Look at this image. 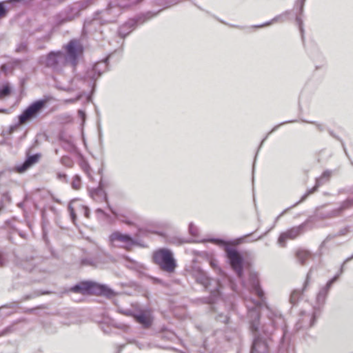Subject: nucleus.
Returning <instances> with one entry per match:
<instances>
[{
	"label": "nucleus",
	"instance_id": "obj_1",
	"mask_svg": "<svg viewBox=\"0 0 353 353\" xmlns=\"http://www.w3.org/2000/svg\"><path fill=\"white\" fill-rule=\"evenodd\" d=\"M63 59L66 65L75 68L82 57L83 48L81 43L77 40H71L64 46Z\"/></svg>",
	"mask_w": 353,
	"mask_h": 353
},
{
	"label": "nucleus",
	"instance_id": "obj_2",
	"mask_svg": "<svg viewBox=\"0 0 353 353\" xmlns=\"http://www.w3.org/2000/svg\"><path fill=\"white\" fill-rule=\"evenodd\" d=\"M153 259L161 270L169 273L174 271L176 263L172 252L167 249H160L154 253Z\"/></svg>",
	"mask_w": 353,
	"mask_h": 353
},
{
	"label": "nucleus",
	"instance_id": "obj_3",
	"mask_svg": "<svg viewBox=\"0 0 353 353\" xmlns=\"http://www.w3.org/2000/svg\"><path fill=\"white\" fill-rule=\"evenodd\" d=\"M72 291L81 294L99 293L105 296H110L112 292L104 285H101L92 282H83L72 288Z\"/></svg>",
	"mask_w": 353,
	"mask_h": 353
},
{
	"label": "nucleus",
	"instance_id": "obj_4",
	"mask_svg": "<svg viewBox=\"0 0 353 353\" xmlns=\"http://www.w3.org/2000/svg\"><path fill=\"white\" fill-rule=\"evenodd\" d=\"M46 105V101L39 100L30 104L19 117L20 124H25L36 118Z\"/></svg>",
	"mask_w": 353,
	"mask_h": 353
},
{
	"label": "nucleus",
	"instance_id": "obj_5",
	"mask_svg": "<svg viewBox=\"0 0 353 353\" xmlns=\"http://www.w3.org/2000/svg\"><path fill=\"white\" fill-rule=\"evenodd\" d=\"M225 253L232 270L241 278L243 274V256L235 248L228 246L225 248Z\"/></svg>",
	"mask_w": 353,
	"mask_h": 353
},
{
	"label": "nucleus",
	"instance_id": "obj_6",
	"mask_svg": "<svg viewBox=\"0 0 353 353\" xmlns=\"http://www.w3.org/2000/svg\"><path fill=\"white\" fill-rule=\"evenodd\" d=\"M110 241L117 246L130 250L136 245L135 241L128 234L114 232L110 236Z\"/></svg>",
	"mask_w": 353,
	"mask_h": 353
},
{
	"label": "nucleus",
	"instance_id": "obj_7",
	"mask_svg": "<svg viewBox=\"0 0 353 353\" xmlns=\"http://www.w3.org/2000/svg\"><path fill=\"white\" fill-rule=\"evenodd\" d=\"M260 305L259 301H252V300H247V307L249 310V316L252 319L250 323V327L253 332H259V311L258 307Z\"/></svg>",
	"mask_w": 353,
	"mask_h": 353
},
{
	"label": "nucleus",
	"instance_id": "obj_8",
	"mask_svg": "<svg viewBox=\"0 0 353 353\" xmlns=\"http://www.w3.org/2000/svg\"><path fill=\"white\" fill-rule=\"evenodd\" d=\"M46 63L48 66L52 67L55 69H61L66 66L63 59V52H50L47 57Z\"/></svg>",
	"mask_w": 353,
	"mask_h": 353
},
{
	"label": "nucleus",
	"instance_id": "obj_9",
	"mask_svg": "<svg viewBox=\"0 0 353 353\" xmlns=\"http://www.w3.org/2000/svg\"><path fill=\"white\" fill-rule=\"evenodd\" d=\"M302 226L293 228L288 232L283 233L280 235L278 243L281 246H285V241L287 239H293L299 235Z\"/></svg>",
	"mask_w": 353,
	"mask_h": 353
},
{
	"label": "nucleus",
	"instance_id": "obj_10",
	"mask_svg": "<svg viewBox=\"0 0 353 353\" xmlns=\"http://www.w3.org/2000/svg\"><path fill=\"white\" fill-rule=\"evenodd\" d=\"M268 345L265 339L260 336L254 339L251 353H267Z\"/></svg>",
	"mask_w": 353,
	"mask_h": 353
},
{
	"label": "nucleus",
	"instance_id": "obj_11",
	"mask_svg": "<svg viewBox=\"0 0 353 353\" xmlns=\"http://www.w3.org/2000/svg\"><path fill=\"white\" fill-rule=\"evenodd\" d=\"M339 275V274L335 276L334 278H332L331 280H330L327 283L326 285L324 288H323L322 289H321V290L318 293L317 297H316V301L319 305H323L325 303L328 291H329L331 285H332V283L335 281H336V279H338Z\"/></svg>",
	"mask_w": 353,
	"mask_h": 353
},
{
	"label": "nucleus",
	"instance_id": "obj_12",
	"mask_svg": "<svg viewBox=\"0 0 353 353\" xmlns=\"http://www.w3.org/2000/svg\"><path fill=\"white\" fill-rule=\"evenodd\" d=\"M106 68L105 61H101L96 63L92 70L88 72V77L92 79H95L97 77L101 74V70H104Z\"/></svg>",
	"mask_w": 353,
	"mask_h": 353
},
{
	"label": "nucleus",
	"instance_id": "obj_13",
	"mask_svg": "<svg viewBox=\"0 0 353 353\" xmlns=\"http://www.w3.org/2000/svg\"><path fill=\"white\" fill-rule=\"evenodd\" d=\"M250 283L252 290L259 296L261 302H263L264 293L259 286V281L256 276L252 275L250 276Z\"/></svg>",
	"mask_w": 353,
	"mask_h": 353
},
{
	"label": "nucleus",
	"instance_id": "obj_14",
	"mask_svg": "<svg viewBox=\"0 0 353 353\" xmlns=\"http://www.w3.org/2000/svg\"><path fill=\"white\" fill-rule=\"evenodd\" d=\"M39 158V156L37 154L29 157L21 165L17 168V171L19 173L25 172L27 169L34 165L38 161Z\"/></svg>",
	"mask_w": 353,
	"mask_h": 353
},
{
	"label": "nucleus",
	"instance_id": "obj_15",
	"mask_svg": "<svg viewBox=\"0 0 353 353\" xmlns=\"http://www.w3.org/2000/svg\"><path fill=\"white\" fill-rule=\"evenodd\" d=\"M134 317L137 322L145 327L150 325L151 323L152 317L150 312H143L139 314L134 316Z\"/></svg>",
	"mask_w": 353,
	"mask_h": 353
},
{
	"label": "nucleus",
	"instance_id": "obj_16",
	"mask_svg": "<svg viewBox=\"0 0 353 353\" xmlns=\"http://www.w3.org/2000/svg\"><path fill=\"white\" fill-rule=\"evenodd\" d=\"M296 257L299 261L303 265L306 263V261L308 259H310L312 257V256L308 251L299 250L296 252Z\"/></svg>",
	"mask_w": 353,
	"mask_h": 353
},
{
	"label": "nucleus",
	"instance_id": "obj_17",
	"mask_svg": "<svg viewBox=\"0 0 353 353\" xmlns=\"http://www.w3.org/2000/svg\"><path fill=\"white\" fill-rule=\"evenodd\" d=\"M123 0H120V2L118 3L117 4H115V3H111L110 5H109V7L107 9L106 12L108 13H112L113 12V14L114 15H118L119 13H120V10L117 8V7H125V4H123L121 1H123Z\"/></svg>",
	"mask_w": 353,
	"mask_h": 353
},
{
	"label": "nucleus",
	"instance_id": "obj_18",
	"mask_svg": "<svg viewBox=\"0 0 353 353\" xmlns=\"http://www.w3.org/2000/svg\"><path fill=\"white\" fill-rule=\"evenodd\" d=\"M330 175V172H328V171L325 172L322 174L321 177L316 180V186L314 188L313 190L310 191L309 194L312 193L318 186H319L320 185H321L323 183V181L325 179H327L329 178Z\"/></svg>",
	"mask_w": 353,
	"mask_h": 353
},
{
	"label": "nucleus",
	"instance_id": "obj_19",
	"mask_svg": "<svg viewBox=\"0 0 353 353\" xmlns=\"http://www.w3.org/2000/svg\"><path fill=\"white\" fill-rule=\"evenodd\" d=\"M196 280L199 283L204 285L205 288H207L210 283L209 278L207 277L203 272H201L199 274V276L196 278Z\"/></svg>",
	"mask_w": 353,
	"mask_h": 353
},
{
	"label": "nucleus",
	"instance_id": "obj_20",
	"mask_svg": "<svg viewBox=\"0 0 353 353\" xmlns=\"http://www.w3.org/2000/svg\"><path fill=\"white\" fill-rule=\"evenodd\" d=\"M301 293L299 290H294L290 297V301L292 304H296L300 297Z\"/></svg>",
	"mask_w": 353,
	"mask_h": 353
},
{
	"label": "nucleus",
	"instance_id": "obj_21",
	"mask_svg": "<svg viewBox=\"0 0 353 353\" xmlns=\"http://www.w3.org/2000/svg\"><path fill=\"white\" fill-rule=\"evenodd\" d=\"M10 90L9 86L8 85H5L0 89V97H6L10 94Z\"/></svg>",
	"mask_w": 353,
	"mask_h": 353
},
{
	"label": "nucleus",
	"instance_id": "obj_22",
	"mask_svg": "<svg viewBox=\"0 0 353 353\" xmlns=\"http://www.w3.org/2000/svg\"><path fill=\"white\" fill-rule=\"evenodd\" d=\"M72 186L74 190H79L81 186V180L80 178L76 176L72 181Z\"/></svg>",
	"mask_w": 353,
	"mask_h": 353
},
{
	"label": "nucleus",
	"instance_id": "obj_23",
	"mask_svg": "<svg viewBox=\"0 0 353 353\" xmlns=\"http://www.w3.org/2000/svg\"><path fill=\"white\" fill-rule=\"evenodd\" d=\"M6 9L3 2H0V18L3 17L6 14Z\"/></svg>",
	"mask_w": 353,
	"mask_h": 353
},
{
	"label": "nucleus",
	"instance_id": "obj_24",
	"mask_svg": "<svg viewBox=\"0 0 353 353\" xmlns=\"http://www.w3.org/2000/svg\"><path fill=\"white\" fill-rule=\"evenodd\" d=\"M68 208L70 212V215H71L72 219L73 222H74L76 215H75L74 210L72 207V203H70Z\"/></svg>",
	"mask_w": 353,
	"mask_h": 353
},
{
	"label": "nucleus",
	"instance_id": "obj_25",
	"mask_svg": "<svg viewBox=\"0 0 353 353\" xmlns=\"http://www.w3.org/2000/svg\"><path fill=\"white\" fill-rule=\"evenodd\" d=\"M353 259V255L347 259H345V261H344L343 264L342 265V267L341 268V270H340V274H342L343 271V266L345 265V263L350 261V260Z\"/></svg>",
	"mask_w": 353,
	"mask_h": 353
},
{
	"label": "nucleus",
	"instance_id": "obj_26",
	"mask_svg": "<svg viewBox=\"0 0 353 353\" xmlns=\"http://www.w3.org/2000/svg\"><path fill=\"white\" fill-rule=\"evenodd\" d=\"M310 276V271L308 272V274L307 275V278H306V281H305V285H304V287H303V290H305V288H306L307 285L309 283Z\"/></svg>",
	"mask_w": 353,
	"mask_h": 353
},
{
	"label": "nucleus",
	"instance_id": "obj_27",
	"mask_svg": "<svg viewBox=\"0 0 353 353\" xmlns=\"http://www.w3.org/2000/svg\"><path fill=\"white\" fill-rule=\"evenodd\" d=\"M79 114L82 118V119L84 121L85 119V113L82 110H79Z\"/></svg>",
	"mask_w": 353,
	"mask_h": 353
},
{
	"label": "nucleus",
	"instance_id": "obj_28",
	"mask_svg": "<svg viewBox=\"0 0 353 353\" xmlns=\"http://www.w3.org/2000/svg\"><path fill=\"white\" fill-rule=\"evenodd\" d=\"M83 209H84L85 216L86 217H88L89 216V210H88V208L87 207H84Z\"/></svg>",
	"mask_w": 353,
	"mask_h": 353
},
{
	"label": "nucleus",
	"instance_id": "obj_29",
	"mask_svg": "<svg viewBox=\"0 0 353 353\" xmlns=\"http://www.w3.org/2000/svg\"><path fill=\"white\" fill-rule=\"evenodd\" d=\"M315 321H316V314L314 313L313 314V316H312V321H311V323H310V326H312L314 324Z\"/></svg>",
	"mask_w": 353,
	"mask_h": 353
},
{
	"label": "nucleus",
	"instance_id": "obj_30",
	"mask_svg": "<svg viewBox=\"0 0 353 353\" xmlns=\"http://www.w3.org/2000/svg\"><path fill=\"white\" fill-rule=\"evenodd\" d=\"M1 70L2 72H6V65H2L1 67Z\"/></svg>",
	"mask_w": 353,
	"mask_h": 353
},
{
	"label": "nucleus",
	"instance_id": "obj_31",
	"mask_svg": "<svg viewBox=\"0 0 353 353\" xmlns=\"http://www.w3.org/2000/svg\"><path fill=\"white\" fill-rule=\"evenodd\" d=\"M271 23H272V22H268V23H265V24L261 25V26H258L257 27H259V28H261V27H264V26H268V25H270V24H271Z\"/></svg>",
	"mask_w": 353,
	"mask_h": 353
},
{
	"label": "nucleus",
	"instance_id": "obj_32",
	"mask_svg": "<svg viewBox=\"0 0 353 353\" xmlns=\"http://www.w3.org/2000/svg\"><path fill=\"white\" fill-rule=\"evenodd\" d=\"M126 315H131V313L129 310H125L124 312H123Z\"/></svg>",
	"mask_w": 353,
	"mask_h": 353
},
{
	"label": "nucleus",
	"instance_id": "obj_33",
	"mask_svg": "<svg viewBox=\"0 0 353 353\" xmlns=\"http://www.w3.org/2000/svg\"><path fill=\"white\" fill-rule=\"evenodd\" d=\"M0 112L8 113L7 110H0Z\"/></svg>",
	"mask_w": 353,
	"mask_h": 353
},
{
	"label": "nucleus",
	"instance_id": "obj_34",
	"mask_svg": "<svg viewBox=\"0 0 353 353\" xmlns=\"http://www.w3.org/2000/svg\"><path fill=\"white\" fill-rule=\"evenodd\" d=\"M192 228H193V225L191 223L190 225V232H192Z\"/></svg>",
	"mask_w": 353,
	"mask_h": 353
},
{
	"label": "nucleus",
	"instance_id": "obj_35",
	"mask_svg": "<svg viewBox=\"0 0 353 353\" xmlns=\"http://www.w3.org/2000/svg\"><path fill=\"white\" fill-rule=\"evenodd\" d=\"M97 211V212H102V210H100V209H98Z\"/></svg>",
	"mask_w": 353,
	"mask_h": 353
},
{
	"label": "nucleus",
	"instance_id": "obj_36",
	"mask_svg": "<svg viewBox=\"0 0 353 353\" xmlns=\"http://www.w3.org/2000/svg\"><path fill=\"white\" fill-rule=\"evenodd\" d=\"M225 322H226L227 321V316H225Z\"/></svg>",
	"mask_w": 353,
	"mask_h": 353
},
{
	"label": "nucleus",
	"instance_id": "obj_37",
	"mask_svg": "<svg viewBox=\"0 0 353 353\" xmlns=\"http://www.w3.org/2000/svg\"><path fill=\"white\" fill-rule=\"evenodd\" d=\"M277 128H278V126H275V128L273 129V130H274Z\"/></svg>",
	"mask_w": 353,
	"mask_h": 353
}]
</instances>
